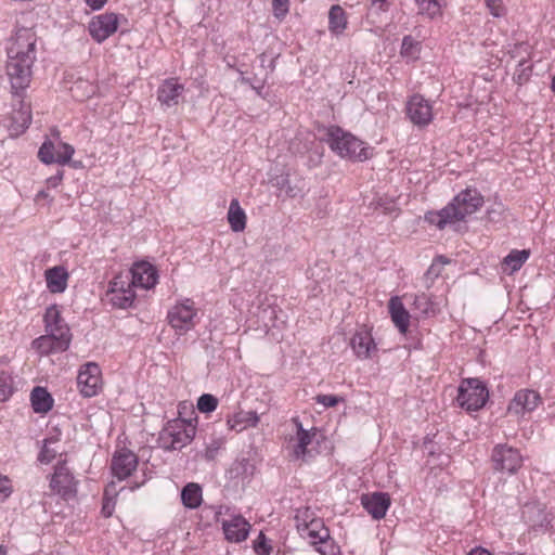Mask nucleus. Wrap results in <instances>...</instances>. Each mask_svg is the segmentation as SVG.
<instances>
[{
	"label": "nucleus",
	"mask_w": 555,
	"mask_h": 555,
	"mask_svg": "<svg viewBox=\"0 0 555 555\" xmlns=\"http://www.w3.org/2000/svg\"><path fill=\"white\" fill-rule=\"evenodd\" d=\"M70 92L74 98L83 100L94 93V88L87 80L79 79L70 87Z\"/></svg>",
	"instance_id": "obj_34"
},
{
	"label": "nucleus",
	"mask_w": 555,
	"mask_h": 555,
	"mask_svg": "<svg viewBox=\"0 0 555 555\" xmlns=\"http://www.w3.org/2000/svg\"><path fill=\"white\" fill-rule=\"evenodd\" d=\"M371 7L377 11L387 12L389 10L390 3L389 0H372Z\"/></svg>",
	"instance_id": "obj_51"
},
{
	"label": "nucleus",
	"mask_w": 555,
	"mask_h": 555,
	"mask_svg": "<svg viewBox=\"0 0 555 555\" xmlns=\"http://www.w3.org/2000/svg\"><path fill=\"white\" fill-rule=\"evenodd\" d=\"M486 4L493 16L501 17L505 14L501 0H486Z\"/></svg>",
	"instance_id": "obj_46"
},
{
	"label": "nucleus",
	"mask_w": 555,
	"mask_h": 555,
	"mask_svg": "<svg viewBox=\"0 0 555 555\" xmlns=\"http://www.w3.org/2000/svg\"><path fill=\"white\" fill-rule=\"evenodd\" d=\"M38 196H47L46 192L41 191L39 192Z\"/></svg>",
	"instance_id": "obj_58"
},
{
	"label": "nucleus",
	"mask_w": 555,
	"mask_h": 555,
	"mask_svg": "<svg viewBox=\"0 0 555 555\" xmlns=\"http://www.w3.org/2000/svg\"><path fill=\"white\" fill-rule=\"evenodd\" d=\"M488 399V390L478 379L463 380L459 387L456 402L467 411H477Z\"/></svg>",
	"instance_id": "obj_6"
},
{
	"label": "nucleus",
	"mask_w": 555,
	"mask_h": 555,
	"mask_svg": "<svg viewBox=\"0 0 555 555\" xmlns=\"http://www.w3.org/2000/svg\"><path fill=\"white\" fill-rule=\"evenodd\" d=\"M12 378L5 371H0V401H5L12 395Z\"/></svg>",
	"instance_id": "obj_38"
},
{
	"label": "nucleus",
	"mask_w": 555,
	"mask_h": 555,
	"mask_svg": "<svg viewBox=\"0 0 555 555\" xmlns=\"http://www.w3.org/2000/svg\"><path fill=\"white\" fill-rule=\"evenodd\" d=\"M242 81L245 83H249L251 88L256 90L259 95H261V90L263 89L262 82L257 81L256 83H253L248 78H243Z\"/></svg>",
	"instance_id": "obj_53"
},
{
	"label": "nucleus",
	"mask_w": 555,
	"mask_h": 555,
	"mask_svg": "<svg viewBox=\"0 0 555 555\" xmlns=\"http://www.w3.org/2000/svg\"><path fill=\"white\" fill-rule=\"evenodd\" d=\"M12 492L10 479L0 475V501H4Z\"/></svg>",
	"instance_id": "obj_47"
},
{
	"label": "nucleus",
	"mask_w": 555,
	"mask_h": 555,
	"mask_svg": "<svg viewBox=\"0 0 555 555\" xmlns=\"http://www.w3.org/2000/svg\"><path fill=\"white\" fill-rule=\"evenodd\" d=\"M31 406L36 413H47L53 406V398L46 388L37 386L30 393Z\"/></svg>",
	"instance_id": "obj_25"
},
{
	"label": "nucleus",
	"mask_w": 555,
	"mask_h": 555,
	"mask_svg": "<svg viewBox=\"0 0 555 555\" xmlns=\"http://www.w3.org/2000/svg\"><path fill=\"white\" fill-rule=\"evenodd\" d=\"M410 120L418 127L427 126L433 120V107L424 96L414 94L406 104Z\"/></svg>",
	"instance_id": "obj_13"
},
{
	"label": "nucleus",
	"mask_w": 555,
	"mask_h": 555,
	"mask_svg": "<svg viewBox=\"0 0 555 555\" xmlns=\"http://www.w3.org/2000/svg\"><path fill=\"white\" fill-rule=\"evenodd\" d=\"M483 205V197L476 189H466L460 192L451 203L438 211H428L425 220L439 230L448 224L463 221L467 216L476 212Z\"/></svg>",
	"instance_id": "obj_2"
},
{
	"label": "nucleus",
	"mask_w": 555,
	"mask_h": 555,
	"mask_svg": "<svg viewBox=\"0 0 555 555\" xmlns=\"http://www.w3.org/2000/svg\"><path fill=\"white\" fill-rule=\"evenodd\" d=\"M317 545V551L322 555H340V548L330 537V531L326 527L321 528L320 541H312Z\"/></svg>",
	"instance_id": "obj_30"
},
{
	"label": "nucleus",
	"mask_w": 555,
	"mask_h": 555,
	"mask_svg": "<svg viewBox=\"0 0 555 555\" xmlns=\"http://www.w3.org/2000/svg\"><path fill=\"white\" fill-rule=\"evenodd\" d=\"M77 385L83 397L90 398L101 388V370L96 363L85 364L78 373Z\"/></svg>",
	"instance_id": "obj_12"
},
{
	"label": "nucleus",
	"mask_w": 555,
	"mask_h": 555,
	"mask_svg": "<svg viewBox=\"0 0 555 555\" xmlns=\"http://www.w3.org/2000/svg\"><path fill=\"white\" fill-rule=\"evenodd\" d=\"M107 0H86L87 5H89L92 10L102 9Z\"/></svg>",
	"instance_id": "obj_52"
},
{
	"label": "nucleus",
	"mask_w": 555,
	"mask_h": 555,
	"mask_svg": "<svg viewBox=\"0 0 555 555\" xmlns=\"http://www.w3.org/2000/svg\"><path fill=\"white\" fill-rule=\"evenodd\" d=\"M325 141L332 151L340 157L360 162L371 157L370 149L364 146V143L357 137L340 127L331 126L326 131Z\"/></svg>",
	"instance_id": "obj_3"
},
{
	"label": "nucleus",
	"mask_w": 555,
	"mask_h": 555,
	"mask_svg": "<svg viewBox=\"0 0 555 555\" xmlns=\"http://www.w3.org/2000/svg\"><path fill=\"white\" fill-rule=\"evenodd\" d=\"M448 261L443 259V257H438L436 261L431 263L425 273L426 279H433L439 276L441 272V264L447 263Z\"/></svg>",
	"instance_id": "obj_43"
},
{
	"label": "nucleus",
	"mask_w": 555,
	"mask_h": 555,
	"mask_svg": "<svg viewBox=\"0 0 555 555\" xmlns=\"http://www.w3.org/2000/svg\"><path fill=\"white\" fill-rule=\"evenodd\" d=\"M183 91V85L179 83L177 79L170 78L159 86L157 99L163 105L170 107L179 103Z\"/></svg>",
	"instance_id": "obj_20"
},
{
	"label": "nucleus",
	"mask_w": 555,
	"mask_h": 555,
	"mask_svg": "<svg viewBox=\"0 0 555 555\" xmlns=\"http://www.w3.org/2000/svg\"><path fill=\"white\" fill-rule=\"evenodd\" d=\"M64 170L59 169L56 175L51 176L47 179V184L50 188H56L63 180Z\"/></svg>",
	"instance_id": "obj_50"
},
{
	"label": "nucleus",
	"mask_w": 555,
	"mask_h": 555,
	"mask_svg": "<svg viewBox=\"0 0 555 555\" xmlns=\"http://www.w3.org/2000/svg\"><path fill=\"white\" fill-rule=\"evenodd\" d=\"M5 554V550L3 546H0V555H4Z\"/></svg>",
	"instance_id": "obj_56"
},
{
	"label": "nucleus",
	"mask_w": 555,
	"mask_h": 555,
	"mask_svg": "<svg viewBox=\"0 0 555 555\" xmlns=\"http://www.w3.org/2000/svg\"><path fill=\"white\" fill-rule=\"evenodd\" d=\"M390 503V496L385 492H374L361 496V504L364 509L377 520L385 517Z\"/></svg>",
	"instance_id": "obj_17"
},
{
	"label": "nucleus",
	"mask_w": 555,
	"mask_h": 555,
	"mask_svg": "<svg viewBox=\"0 0 555 555\" xmlns=\"http://www.w3.org/2000/svg\"><path fill=\"white\" fill-rule=\"evenodd\" d=\"M74 153V146L68 143L60 142L55 145L52 141L47 140L38 151V158L47 165H65L70 162Z\"/></svg>",
	"instance_id": "obj_10"
},
{
	"label": "nucleus",
	"mask_w": 555,
	"mask_h": 555,
	"mask_svg": "<svg viewBox=\"0 0 555 555\" xmlns=\"http://www.w3.org/2000/svg\"><path fill=\"white\" fill-rule=\"evenodd\" d=\"M414 307L423 315L435 313V306L426 294L415 296Z\"/></svg>",
	"instance_id": "obj_36"
},
{
	"label": "nucleus",
	"mask_w": 555,
	"mask_h": 555,
	"mask_svg": "<svg viewBox=\"0 0 555 555\" xmlns=\"http://www.w3.org/2000/svg\"><path fill=\"white\" fill-rule=\"evenodd\" d=\"M138 462V456L132 451L127 449L117 451L112 459V473L119 480H124L135 470Z\"/></svg>",
	"instance_id": "obj_14"
},
{
	"label": "nucleus",
	"mask_w": 555,
	"mask_h": 555,
	"mask_svg": "<svg viewBox=\"0 0 555 555\" xmlns=\"http://www.w3.org/2000/svg\"><path fill=\"white\" fill-rule=\"evenodd\" d=\"M68 273L63 267H53L46 271L47 287L51 293H63L67 287Z\"/></svg>",
	"instance_id": "obj_21"
},
{
	"label": "nucleus",
	"mask_w": 555,
	"mask_h": 555,
	"mask_svg": "<svg viewBox=\"0 0 555 555\" xmlns=\"http://www.w3.org/2000/svg\"><path fill=\"white\" fill-rule=\"evenodd\" d=\"M389 310L391 319L396 326L399 328L401 333H405L410 324V314L405 310L403 304L400 301L398 297H393L390 299Z\"/></svg>",
	"instance_id": "obj_22"
},
{
	"label": "nucleus",
	"mask_w": 555,
	"mask_h": 555,
	"mask_svg": "<svg viewBox=\"0 0 555 555\" xmlns=\"http://www.w3.org/2000/svg\"><path fill=\"white\" fill-rule=\"evenodd\" d=\"M218 450V447H208L207 450H206V456L208 459H212L214 457V454L215 452Z\"/></svg>",
	"instance_id": "obj_55"
},
{
	"label": "nucleus",
	"mask_w": 555,
	"mask_h": 555,
	"mask_svg": "<svg viewBox=\"0 0 555 555\" xmlns=\"http://www.w3.org/2000/svg\"><path fill=\"white\" fill-rule=\"evenodd\" d=\"M33 348L36 349L40 354H49L64 351L56 349V341L48 334L36 338L33 341Z\"/></svg>",
	"instance_id": "obj_33"
},
{
	"label": "nucleus",
	"mask_w": 555,
	"mask_h": 555,
	"mask_svg": "<svg viewBox=\"0 0 555 555\" xmlns=\"http://www.w3.org/2000/svg\"><path fill=\"white\" fill-rule=\"evenodd\" d=\"M194 435V427L177 420L168 423L160 431L158 442L164 450H180L192 441Z\"/></svg>",
	"instance_id": "obj_4"
},
{
	"label": "nucleus",
	"mask_w": 555,
	"mask_h": 555,
	"mask_svg": "<svg viewBox=\"0 0 555 555\" xmlns=\"http://www.w3.org/2000/svg\"><path fill=\"white\" fill-rule=\"evenodd\" d=\"M181 501L186 508H197L203 501L202 488L198 483L190 482L181 491Z\"/></svg>",
	"instance_id": "obj_28"
},
{
	"label": "nucleus",
	"mask_w": 555,
	"mask_h": 555,
	"mask_svg": "<svg viewBox=\"0 0 555 555\" xmlns=\"http://www.w3.org/2000/svg\"><path fill=\"white\" fill-rule=\"evenodd\" d=\"M541 403L539 392L531 389L518 390L508 404V412L514 414H524L533 411Z\"/></svg>",
	"instance_id": "obj_16"
},
{
	"label": "nucleus",
	"mask_w": 555,
	"mask_h": 555,
	"mask_svg": "<svg viewBox=\"0 0 555 555\" xmlns=\"http://www.w3.org/2000/svg\"><path fill=\"white\" fill-rule=\"evenodd\" d=\"M228 222L234 232H242L246 228V215L236 198H233L230 203Z\"/></svg>",
	"instance_id": "obj_27"
},
{
	"label": "nucleus",
	"mask_w": 555,
	"mask_h": 555,
	"mask_svg": "<svg viewBox=\"0 0 555 555\" xmlns=\"http://www.w3.org/2000/svg\"><path fill=\"white\" fill-rule=\"evenodd\" d=\"M108 490H105V495L107 494ZM115 509V501L109 498H104L103 504H102V514L104 517H111Z\"/></svg>",
	"instance_id": "obj_48"
},
{
	"label": "nucleus",
	"mask_w": 555,
	"mask_h": 555,
	"mask_svg": "<svg viewBox=\"0 0 555 555\" xmlns=\"http://www.w3.org/2000/svg\"><path fill=\"white\" fill-rule=\"evenodd\" d=\"M552 89H553V91L555 92V77H554V78H553V80H552Z\"/></svg>",
	"instance_id": "obj_57"
},
{
	"label": "nucleus",
	"mask_w": 555,
	"mask_h": 555,
	"mask_svg": "<svg viewBox=\"0 0 555 555\" xmlns=\"http://www.w3.org/2000/svg\"><path fill=\"white\" fill-rule=\"evenodd\" d=\"M467 555H493V554L483 547H475V548L470 550Z\"/></svg>",
	"instance_id": "obj_54"
},
{
	"label": "nucleus",
	"mask_w": 555,
	"mask_h": 555,
	"mask_svg": "<svg viewBox=\"0 0 555 555\" xmlns=\"http://www.w3.org/2000/svg\"><path fill=\"white\" fill-rule=\"evenodd\" d=\"M118 27V15L116 13H103L93 16L88 24L90 36L99 43L112 36Z\"/></svg>",
	"instance_id": "obj_11"
},
{
	"label": "nucleus",
	"mask_w": 555,
	"mask_h": 555,
	"mask_svg": "<svg viewBox=\"0 0 555 555\" xmlns=\"http://www.w3.org/2000/svg\"><path fill=\"white\" fill-rule=\"evenodd\" d=\"M48 335H50L57 344L59 350H67L72 341V334L67 324H61L50 328H46Z\"/></svg>",
	"instance_id": "obj_31"
},
{
	"label": "nucleus",
	"mask_w": 555,
	"mask_h": 555,
	"mask_svg": "<svg viewBox=\"0 0 555 555\" xmlns=\"http://www.w3.org/2000/svg\"><path fill=\"white\" fill-rule=\"evenodd\" d=\"M218 406V399L210 395L204 393L197 400V409L202 413L214 412Z\"/></svg>",
	"instance_id": "obj_37"
},
{
	"label": "nucleus",
	"mask_w": 555,
	"mask_h": 555,
	"mask_svg": "<svg viewBox=\"0 0 555 555\" xmlns=\"http://www.w3.org/2000/svg\"><path fill=\"white\" fill-rule=\"evenodd\" d=\"M77 485L78 481L66 466L65 461L59 462L50 481L51 489L63 499L68 500L76 496Z\"/></svg>",
	"instance_id": "obj_9"
},
{
	"label": "nucleus",
	"mask_w": 555,
	"mask_h": 555,
	"mask_svg": "<svg viewBox=\"0 0 555 555\" xmlns=\"http://www.w3.org/2000/svg\"><path fill=\"white\" fill-rule=\"evenodd\" d=\"M350 346L356 356L360 359H367L372 356L373 351L377 350L372 334L366 328H361L354 333Z\"/></svg>",
	"instance_id": "obj_19"
},
{
	"label": "nucleus",
	"mask_w": 555,
	"mask_h": 555,
	"mask_svg": "<svg viewBox=\"0 0 555 555\" xmlns=\"http://www.w3.org/2000/svg\"><path fill=\"white\" fill-rule=\"evenodd\" d=\"M12 120L18 124V127H21L22 130H25L31 122L30 111L28 108H22L14 112L12 115Z\"/></svg>",
	"instance_id": "obj_39"
},
{
	"label": "nucleus",
	"mask_w": 555,
	"mask_h": 555,
	"mask_svg": "<svg viewBox=\"0 0 555 555\" xmlns=\"http://www.w3.org/2000/svg\"><path fill=\"white\" fill-rule=\"evenodd\" d=\"M491 460L494 470L507 474L516 473L522 463L519 451L507 444L495 446L492 450Z\"/></svg>",
	"instance_id": "obj_7"
},
{
	"label": "nucleus",
	"mask_w": 555,
	"mask_h": 555,
	"mask_svg": "<svg viewBox=\"0 0 555 555\" xmlns=\"http://www.w3.org/2000/svg\"><path fill=\"white\" fill-rule=\"evenodd\" d=\"M107 296L114 307L127 309L132 306L135 293L128 278L118 274L109 282Z\"/></svg>",
	"instance_id": "obj_8"
},
{
	"label": "nucleus",
	"mask_w": 555,
	"mask_h": 555,
	"mask_svg": "<svg viewBox=\"0 0 555 555\" xmlns=\"http://www.w3.org/2000/svg\"><path fill=\"white\" fill-rule=\"evenodd\" d=\"M43 320L46 328H50L61 324H66L61 317V311L55 305L50 306L46 309Z\"/></svg>",
	"instance_id": "obj_35"
},
{
	"label": "nucleus",
	"mask_w": 555,
	"mask_h": 555,
	"mask_svg": "<svg viewBox=\"0 0 555 555\" xmlns=\"http://www.w3.org/2000/svg\"><path fill=\"white\" fill-rule=\"evenodd\" d=\"M37 35L31 28L21 27L11 37L7 48V74L14 93L24 91L31 80L36 61Z\"/></svg>",
	"instance_id": "obj_1"
},
{
	"label": "nucleus",
	"mask_w": 555,
	"mask_h": 555,
	"mask_svg": "<svg viewBox=\"0 0 555 555\" xmlns=\"http://www.w3.org/2000/svg\"><path fill=\"white\" fill-rule=\"evenodd\" d=\"M529 256V249H513L502 261L504 272L508 270V274H513L518 271L528 260Z\"/></svg>",
	"instance_id": "obj_26"
},
{
	"label": "nucleus",
	"mask_w": 555,
	"mask_h": 555,
	"mask_svg": "<svg viewBox=\"0 0 555 555\" xmlns=\"http://www.w3.org/2000/svg\"><path fill=\"white\" fill-rule=\"evenodd\" d=\"M418 14L427 18L435 20L442 16V8L444 3L440 0H415Z\"/></svg>",
	"instance_id": "obj_32"
},
{
	"label": "nucleus",
	"mask_w": 555,
	"mask_h": 555,
	"mask_svg": "<svg viewBox=\"0 0 555 555\" xmlns=\"http://www.w3.org/2000/svg\"><path fill=\"white\" fill-rule=\"evenodd\" d=\"M273 15L282 20L289 11V0H272Z\"/></svg>",
	"instance_id": "obj_41"
},
{
	"label": "nucleus",
	"mask_w": 555,
	"mask_h": 555,
	"mask_svg": "<svg viewBox=\"0 0 555 555\" xmlns=\"http://www.w3.org/2000/svg\"><path fill=\"white\" fill-rule=\"evenodd\" d=\"M325 527L320 520H311L309 525H307L308 537L313 539V541H320L321 528Z\"/></svg>",
	"instance_id": "obj_44"
},
{
	"label": "nucleus",
	"mask_w": 555,
	"mask_h": 555,
	"mask_svg": "<svg viewBox=\"0 0 555 555\" xmlns=\"http://www.w3.org/2000/svg\"><path fill=\"white\" fill-rule=\"evenodd\" d=\"M348 20L345 10L339 4L331 7L328 12V30L335 35H341L347 28Z\"/></svg>",
	"instance_id": "obj_23"
},
{
	"label": "nucleus",
	"mask_w": 555,
	"mask_h": 555,
	"mask_svg": "<svg viewBox=\"0 0 555 555\" xmlns=\"http://www.w3.org/2000/svg\"><path fill=\"white\" fill-rule=\"evenodd\" d=\"M317 402L323 404L325 408H332L344 401L341 397L334 395H318L315 398Z\"/></svg>",
	"instance_id": "obj_42"
},
{
	"label": "nucleus",
	"mask_w": 555,
	"mask_h": 555,
	"mask_svg": "<svg viewBox=\"0 0 555 555\" xmlns=\"http://www.w3.org/2000/svg\"><path fill=\"white\" fill-rule=\"evenodd\" d=\"M259 423V416L255 411H240L228 420L231 429L242 431L247 427H256Z\"/></svg>",
	"instance_id": "obj_24"
},
{
	"label": "nucleus",
	"mask_w": 555,
	"mask_h": 555,
	"mask_svg": "<svg viewBox=\"0 0 555 555\" xmlns=\"http://www.w3.org/2000/svg\"><path fill=\"white\" fill-rule=\"evenodd\" d=\"M258 540L259 541L255 543V552L258 555H269L271 546L267 545V543L264 542V535L262 533L259 534Z\"/></svg>",
	"instance_id": "obj_49"
},
{
	"label": "nucleus",
	"mask_w": 555,
	"mask_h": 555,
	"mask_svg": "<svg viewBox=\"0 0 555 555\" xmlns=\"http://www.w3.org/2000/svg\"><path fill=\"white\" fill-rule=\"evenodd\" d=\"M168 323L177 333L183 335L194 328L197 319V309L195 302L185 298L178 301L167 314Z\"/></svg>",
	"instance_id": "obj_5"
},
{
	"label": "nucleus",
	"mask_w": 555,
	"mask_h": 555,
	"mask_svg": "<svg viewBox=\"0 0 555 555\" xmlns=\"http://www.w3.org/2000/svg\"><path fill=\"white\" fill-rule=\"evenodd\" d=\"M312 436L314 434H310V431L302 428L301 424H298V430H297V442L294 446L293 449V457L296 460H306V457L309 455L308 446L312 441Z\"/></svg>",
	"instance_id": "obj_29"
},
{
	"label": "nucleus",
	"mask_w": 555,
	"mask_h": 555,
	"mask_svg": "<svg viewBox=\"0 0 555 555\" xmlns=\"http://www.w3.org/2000/svg\"><path fill=\"white\" fill-rule=\"evenodd\" d=\"M250 525L241 515H235L229 520L222 521V529L225 539L230 542H242L244 541L249 532Z\"/></svg>",
	"instance_id": "obj_18"
},
{
	"label": "nucleus",
	"mask_w": 555,
	"mask_h": 555,
	"mask_svg": "<svg viewBox=\"0 0 555 555\" xmlns=\"http://www.w3.org/2000/svg\"><path fill=\"white\" fill-rule=\"evenodd\" d=\"M416 50L417 42L411 36H404L401 44V54L414 59Z\"/></svg>",
	"instance_id": "obj_40"
},
{
	"label": "nucleus",
	"mask_w": 555,
	"mask_h": 555,
	"mask_svg": "<svg viewBox=\"0 0 555 555\" xmlns=\"http://www.w3.org/2000/svg\"><path fill=\"white\" fill-rule=\"evenodd\" d=\"M56 456V452L48 447V441L44 444L38 455V461L43 464L50 463Z\"/></svg>",
	"instance_id": "obj_45"
},
{
	"label": "nucleus",
	"mask_w": 555,
	"mask_h": 555,
	"mask_svg": "<svg viewBox=\"0 0 555 555\" xmlns=\"http://www.w3.org/2000/svg\"><path fill=\"white\" fill-rule=\"evenodd\" d=\"M122 275L128 278V281H130V285L133 288L142 287L149 289L154 287L157 282V272L155 268L145 262L135 264L131 271Z\"/></svg>",
	"instance_id": "obj_15"
}]
</instances>
